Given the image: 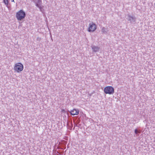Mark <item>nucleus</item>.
Wrapping results in <instances>:
<instances>
[{"label":"nucleus","instance_id":"1","mask_svg":"<svg viewBox=\"0 0 155 155\" xmlns=\"http://www.w3.org/2000/svg\"><path fill=\"white\" fill-rule=\"evenodd\" d=\"M24 66L20 63H17L15 64L14 67V70L17 73H19L23 70Z\"/></svg>","mask_w":155,"mask_h":155},{"label":"nucleus","instance_id":"2","mask_svg":"<svg viewBox=\"0 0 155 155\" xmlns=\"http://www.w3.org/2000/svg\"><path fill=\"white\" fill-rule=\"evenodd\" d=\"M25 16V13L22 10H20L17 12L16 17L18 20H21L24 19Z\"/></svg>","mask_w":155,"mask_h":155},{"label":"nucleus","instance_id":"3","mask_svg":"<svg viewBox=\"0 0 155 155\" xmlns=\"http://www.w3.org/2000/svg\"><path fill=\"white\" fill-rule=\"evenodd\" d=\"M104 91L106 94H113L114 93V89L111 86H107L104 88Z\"/></svg>","mask_w":155,"mask_h":155},{"label":"nucleus","instance_id":"4","mask_svg":"<svg viewBox=\"0 0 155 155\" xmlns=\"http://www.w3.org/2000/svg\"><path fill=\"white\" fill-rule=\"evenodd\" d=\"M96 25L94 23L92 22L89 24L88 31L89 32H93L96 30Z\"/></svg>","mask_w":155,"mask_h":155},{"label":"nucleus","instance_id":"5","mask_svg":"<svg viewBox=\"0 0 155 155\" xmlns=\"http://www.w3.org/2000/svg\"><path fill=\"white\" fill-rule=\"evenodd\" d=\"M70 113L72 115H78L79 114V110H78L74 109L71 111Z\"/></svg>","mask_w":155,"mask_h":155},{"label":"nucleus","instance_id":"6","mask_svg":"<svg viewBox=\"0 0 155 155\" xmlns=\"http://www.w3.org/2000/svg\"><path fill=\"white\" fill-rule=\"evenodd\" d=\"M4 2L5 4L8 5V0H4Z\"/></svg>","mask_w":155,"mask_h":155},{"label":"nucleus","instance_id":"7","mask_svg":"<svg viewBox=\"0 0 155 155\" xmlns=\"http://www.w3.org/2000/svg\"><path fill=\"white\" fill-rule=\"evenodd\" d=\"M36 6L38 7L41 10V8H42V7H41V6H39V5H38V4H37L36 5Z\"/></svg>","mask_w":155,"mask_h":155},{"label":"nucleus","instance_id":"8","mask_svg":"<svg viewBox=\"0 0 155 155\" xmlns=\"http://www.w3.org/2000/svg\"><path fill=\"white\" fill-rule=\"evenodd\" d=\"M135 134H137V129L135 130Z\"/></svg>","mask_w":155,"mask_h":155},{"label":"nucleus","instance_id":"9","mask_svg":"<svg viewBox=\"0 0 155 155\" xmlns=\"http://www.w3.org/2000/svg\"><path fill=\"white\" fill-rule=\"evenodd\" d=\"M104 28H103L102 29V31H103L104 30Z\"/></svg>","mask_w":155,"mask_h":155},{"label":"nucleus","instance_id":"10","mask_svg":"<svg viewBox=\"0 0 155 155\" xmlns=\"http://www.w3.org/2000/svg\"><path fill=\"white\" fill-rule=\"evenodd\" d=\"M12 2H14V0H11Z\"/></svg>","mask_w":155,"mask_h":155},{"label":"nucleus","instance_id":"11","mask_svg":"<svg viewBox=\"0 0 155 155\" xmlns=\"http://www.w3.org/2000/svg\"><path fill=\"white\" fill-rule=\"evenodd\" d=\"M95 48L96 49V50H97L98 49L97 48Z\"/></svg>","mask_w":155,"mask_h":155},{"label":"nucleus","instance_id":"12","mask_svg":"<svg viewBox=\"0 0 155 155\" xmlns=\"http://www.w3.org/2000/svg\"><path fill=\"white\" fill-rule=\"evenodd\" d=\"M40 3H41V1H40Z\"/></svg>","mask_w":155,"mask_h":155}]
</instances>
